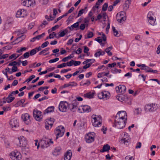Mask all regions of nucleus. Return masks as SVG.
Masks as SVG:
<instances>
[{
    "label": "nucleus",
    "instance_id": "nucleus-21",
    "mask_svg": "<svg viewBox=\"0 0 160 160\" xmlns=\"http://www.w3.org/2000/svg\"><path fill=\"white\" fill-rule=\"evenodd\" d=\"M82 110H83V113L85 112H88L91 111V108L88 105H82Z\"/></svg>",
    "mask_w": 160,
    "mask_h": 160
},
{
    "label": "nucleus",
    "instance_id": "nucleus-20",
    "mask_svg": "<svg viewBox=\"0 0 160 160\" xmlns=\"http://www.w3.org/2000/svg\"><path fill=\"white\" fill-rule=\"evenodd\" d=\"M45 34L44 33H42V34L40 35H38L36 37H35L32 38L30 41L31 42H34L36 39L38 40H39L42 38L43 37V36L45 35Z\"/></svg>",
    "mask_w": 160,
    "mask_h": 160
},
{
    "label": "nucleus",
    "instance_id": "nucleus-41",
    "mask_svg": "<svg viewBox=\"0 0 160 160\" xmlns=\"http://www.w3.org/2000/svg\"><path fill=\"white\" fill-rule=\"evenodd\" d=\"M108 4L107 3H105L103 5L102 10L103 11H105L107 10L108 7Z\"/></svg>",
    "mask_w": 160,
    "mask_h": 160
},
{
    "label": "nucleus",
    "instance_id": "nucleus-42",
    "mask_svg": "<svg viewBox=\"0 0 160 160\" xmlns=\"http://www.w3.org/2000/svg\"><path fill=\"white\" fill-rule=\"evenodd\" d=\"M141 109L137 108L135 109L134 113L137 115H138L141 113Z\"/></svg>",
    "mask_w": 160,
    "mask_h": 160
},
{
    "label": "nucleus",
    "instance_id": "nucleus-25",
    "mask_svg": "<svg viewBox=\"0 0 160 160\" xmlns=\"http://www.w3.org/2000/svg\"><path fill=\"white\" fill-rule=\"evenodd\" d=\"M61 150V148L60 147L58 146L56 147L55 148L54 152H53V155L57 156L59 154Z\"/></svg>",
    "mask_w": 160,
    "mask_h": 160
},
{
    "label": "nucleus",
    "instance_id": "nucleus-17",
    "mask_svg": "<svg viewBox=\"0 0 160 160\" xmlns=\"http://www.w3.org/2000/svg\"><path fill=\"white\" fill-rule=\"evenodd\" d=\"M54 122V119L53 118H50L46 119L45 124L49 125L50 128H52Z\"/></svg>",
    "mask_w": 160,
    "mask_h": 160
},
{
    "label": "nucleus",
    "instance_id": "nucleus-58",
    "mask_svg": "<svg viewBox=\"0 0 160 160\" xmlns=\"http://www.w3.org/2000/svg\"><path fill=\"white\" fill-rule=\"evenodd\" d=\"M30 56V53L29 52H26L23 55V57L25 58H28Z\"/></svg>",
    "mask_w": 160,
    "mask_h": 160
},
{
    "label": "nucleus",
    "instance_id": "nucleus-16",
    "mask_svg": "<svg viewBox=\"0 0 160 160\" xmlns=\"http://www.w3.org/2000/svg\"><path fill=\"white\" fill-rule=\"evenodd\" d=\"M72 156V154L71 151L70 150H67L64 154V160H70Z\"/></svg>",
    "mask_w": 160,
    "mask_h": 160
},
{
    "label": "nucleus",
    "instance_id": "nucleus-15",
    "mask_svg": "<svg viewBox=\"0 0 160 160\" xmlns=\"http://www.w3.org/2000/svg\"><path fill=\"white\" fill-rule=\"evenodd\" d=\"M79 102L77 101H74L71 105H70V107L72 108H70V110L72 112H75L76 111L77 108V106L78 105Z\"/></svg>",
    "mask_w": 160,
    "mask_h": 160
},
{
    "label": "nucleus",
    "instance_id": "nucleus-59",
    "mask_svg": "<svg viewBox=\"0 0 160 160\" xmlns=\"http://www.w3.org/2000/svg\"><path fill=\"white\" fill-rule=\"evenodd\" d=\"M27 48L25 47L22 48L18 50L17 51V52L18 53H20L22 52L25 51L26 50Z\"/></svg>",
    "mask_w": 160,
    "mask_h": 160
},
{
    "label": "nucleus",
    "instance_id": "nucleus-22",
    "mask_svg": "<svg viewBox=\"0 0 160 160\" xmlns=\"http://www.w3.org/2000/svg\"><path fill=\"white\" fill-rule=\"evenodd\" d=\"M131 0H127L126 3L123 6V8L124 10L126 11L129 8V4L131 3Z\"/></svg>",
    "mask_w": 160,
    "mask_h": 160
},
{
    "label": "nucleus",
    "instance_id": "nucleus-38",
    "mask_svg": "<svg viewBox=\"0 0 160 160\" xmlns=\"http://www.w3.org/2000/svg\"><path fill=\"white\" fill-rule=\"evenodd\" d=\"M145 110L147 112H151V104H148L146 105L145 107Z\"/></svg>",
    "mask_w": 160,
    "mask_h": 160
},
{
    "label": "nucleus",
    "instance_id": "nucleus-3",
    "mask_svg": "<svg viewBox=\"0 0 160 160\" xmlns=\"http://www.w3.org/2000/svg\"><path fill=\"white\" fill-rule=\"evenodd\" d=\"M64 132V128L63 127L60 126L57 128L55 131V133L56 135L55 140H57L58 137H60L63 136Z\"/></svg>",
    "mask_w": 160,
    "mask_h": 160
},
{
    "label": "nucleus",
    "instance_id": "nucleus-30",
    "mask_svg": "<svg viewBox=\"0 0 160 160\" xmlns=\"http://www.w3.org/2000/svg\"><path fill=\"white\" fill-rule=\"evenodd\" d=\"M92 120H93V121H95L101 120V117L100 116H97L96 115H92Z\"/></svg>",
    "mask_w": 160,
    "mask_h": 160
},
{
    "label": "nucleus",
    "instance_id": "nucleus-43",
    "mask_svg": "<svg viewBox=\"0 0 160 160\" xmlns=\"http://www.w3.org/2000/svg\"><path fill=\"white\" fill-rule=\"evenodd\" d=\"M45 18L46 19H47L48 21H52L55 18V17H52L51 15L50 16V18H48V15L45 16Z\"/></svg>",
    "mask_w": 160,
    "mask_h": 160
},
{
    "label": "nucleus",
    "instance_id": "nucleus-9",
    "mask_svg": "<svg viewBox=\"0 0 160 160\" xmlns=\"http://www.w3.org/2000/svg\"><path fill=\"white\" fill-rule=\"evenodd\" d=\"M21 118L23 120L24 123L27 125L29 124L30 123V116L27 113L22 114Z\"/></svg>",
    "mask_w": 160,
    "mask_h": 160
},
{
    "label": "nucleus",
    "instance_id": "nucleus-5",
    "mask_svg": "<svg viewBox=\"0 0 160 160\" xmlns=\"http://www.w3.org/2000/svg\"><path fill=\"white\" fill-rule=\"evenodd\" d=\"M22 4L27 7H33L35 6V0H22Z\"/></svg>",
    "mask_w": 160,
    "mask_h": 160
},
{
    "label": "nucleus",
    "instance_id": "nucleus-51",
    "mask_svg": "<svg viewBox=\"0 0 160 160\" xmlns=\"http://www.w3.org/2000/svg\"><path fill=\"white\" fill-rule=\"evenodd\" d=\"M19 55H18L17 57H16V54H12L9 57V59H12L14 58H14V60L16 59L18 57Z\"/></svg>",
    "mask_w": 160,
    "mask_h": 160
},
{
    "label": "nucleus",
    "instance_id": "nucleus-48",
    "mask_svg": "<svg viewBox=\"0 0 160 160\" xmlns=\"http://www.w3.org/2000/svg\"><path fill=\"white\" fill-rule=\"evenodd\" d=\"M59 60L58 58H56L54 59H51L49 61V62L50 63H53L58 61Z\"/></svg>",
    "mask_w": 160,
    "mask_h": 160
},
{
    "label": "nucleus",
    "instance_id": "nucleus-10",
    "mask_svg": "<svg viewBox=\"0 0 160 160\" xmlns=\"http://www.w3.org/2000/svg\"><path fill=\"white\" fill-rule=\"evenodd\" d=\"M10 125L12 128L14 129L19 126V123L17 119L13 118L11 120Z\"/></svg>",
    "mask_w": 160,
    "mask_h": 160
},
{
    "label": "nucleus",
    "instance_id": "nucleus-6",
    "mask_svg": "<svg viewBox=\"0 0 160 160\" xmlns=\"http://www.w3.org/2000/svg\"><path fill=\"white\" fill-rule=\"evenodd\" d=\"M11 158L13 160H21V154L18 151L12 152L10 153Z\"/></svg>",
    "mask_w": 160,
    "mask_h": 160
},
{
    "label": "nucleus",
    "instance_id": "nucleus-19",
    "mask_svg": "<svg viewBox=\"0 0 160 160\" xmlns=\"http://www.w3.org/2000/svg\"><path fill=\"white\" fill-rule=\"evenodd\" d=\"M14 99L15 98L14 97H10L8 98V97L7 98H3V103H6V102L10 103L12 102Z\"/></svg>",
    "mask_w": 160,
    "mask_h": 160
},
{
    "label": "nucleus",
    "instance_id": "nucleus-7",
    "mask_svg": "<svg viewBox=\"0 0 160 160\" xmlns=\"http://www.w3.org/2000/svg\"><path fill=\"white\" fill-rule=\"evenodd\" d=\"M95 133L93 132L89 133L87 134L85 137V140L88 143H91L94 140Z\"/></svg>",
    "mask_w": 160,
    "mask_h": 160
},
{
    "label": "nucleus",
    "instance_id": "nucleus-37",
    "mask_svg": "<svg viewBox=\"0 0 160 160\" xmlns=\"http://www.w3.org/2000/svg\"><path fill=\"white\" fill-rule=\"evenodd\" d=\"M112 29L113 33H114V35L115 36L118 37L119 36V35L118 33V31L115 29V28L113 26L112 27Z\"/></svg>",
    "mask_w": 160,
    "mask_h": 160
},
{
    "label": "nucleus",
    "instance_id": "nucleus-57",
    "mask_svg": "<svg viewBox=\"0 0 160 160\" xmlns=\"http://www.w3.org/2000/svg\"><path fill=\"white\" fill-rule=\"evenodd\" d=\"M105 51L107 53L108 55L109 56H111L112 55V53L110 52V50L107 48L105 50Z\"/></svg>",
    "mask_w": 160,
    "mask_h": 160
},
{
    "label": "nucleus",
    "instance_id": "nucleus-29",
    "mask_svg": "<svg viewBox=\"0 0 160 160\" xmlns=\"http://www.w3.org/2000/svg\"><path fill=\"white\" fill-rule=\"evenodd\" d=\"M101 121V120H99L95 121H93V120H92L93 126L94 127H98L100 126L101 125L102 123Z\"/></svg>",
    "mask_w": 160,
    "mask_h": 160
},
{
    "label": "nucleus",
    "instance_id": "nucleus-45",
    "mask_svg": "<svg viewBox=\"0 0 160 160\" xmlns=\"http://www.w3.org/2000/svg\"><path fill=\"white\" fill-rule=\"evenodd\" d=\"M35 77V76L34 75H31L29 77V78H28L26 80L25 82H28L30 81H31Z\"/></svg>",
    "mask_w": 160,
    "mask_h": 160
},
{
    "label": "nucleus",
    "instance_id": "nucleus-11",
    "mask_svg": "<svg viewBox=\"0 0 160 160\" xmlns=\"http://www.w3.org/2000/svg\"><path fill=\"white\" fill-rule=\"evenodd\" d=\"M27 12L26 10L22 9L18 10L16 13V16L17 17H24L27 15Z\"/></svg>",
    "mask_w": 160,
    "mask_h": 160
},
{
    "label": "nucleus",
    "instance_id": "nucleus-50",
    "mask_svg": "<svg viewBox=\"0 0 160 160\" xmlns=\"http://www.w3.org/2000/svg\"><path fill=\"white\" fill-rule=\"evenodd\" d=\"M104 95V92H101L99 93L98 95V97L100 99H103V95Z\"/></svg>",
    "mask_w": 160,
    "mask_h": 160
},
{
    "label": "nucleus",
    "instance_id": "nucleus-39",
    "mask_svg": "<svg viewBox=\"0 0 160 160\" xmlns=\"http://www.w3.org/2000/svg\"><path fill=\"white\" fill-rule=\"evenodd\" d=\"M26 37V36L24 35H23L21 36L20 37H19L18 38H17L16 40L15 41L17 40H18V42H20L21 41L23 40Z\"/></svg>",
    "mask_w": 160,
    "mask_h": 160
},
{
    "label": "nucleus",
    "instance_id": "nucleus-55",
    "mask_svg": "<svg viewBox=\"0 0 160 160\" xmlns=\"http://www.w3.org/2000/svg\"><path fill=\"white\" fill-rule=\"evenodd\" d=\"M92 64V63H88V64H86V65L83 66V68L84 69H86L88 68H89Z\"/></svg>",
    "mask_w": 160,
    "mask_h": 160
},
{
    "label": "nucleus",
    "instance_id": "nucleus-26",
    "mask_svg": "<svg viewBox=\"0 0 160 160\" xmlns=\"http://www.w3.org/2000/svg\"><path fill=\"white\" fill-rule=\"evenodd\" d=\"M110 149V146L108 144H107L104 145L102 149L100 150V152H107L108 151L109 149Z\"/></svg>",
    "mask_w": 160,
    "mask_h": 160
},
{
    "label": "nucleus",
    "instance_id": "nucleus-2",
    "mask_svg": "<svg viewBox=\"0 0 160 160\" xmlns=\"http://www.w3.org/2000/svg\"><path fill=\"white\" fill-rule=\"evenodd\" d=\"M70 106L66 102H61L59 105V109L62 112H66L69 109Z\"/></svg>",
    "mask_w": 160,
    "mask_h": 160
},
{
    "label": "nucleus",
    "instance_id": "nucleus-34",
    "mask_svg": "<svg viewBox=\"0 0 160 160\" xmlns=\"http://www.w3.org/2000/svg\"><path fill=\"white\" fill-rule=\"evenodd\" d=\"M54 106H50L48 107L47 109L45 110V112L47 113H48L54 111Z\"/></svg>",
    "mask_w": 160,
    "mask_h": 160
},
{
    "label": "nucleus",
    "instance_id": "nucleus-62",
    "mask_svg": "<svg viewBox=\"0 0 160 160\" xmlns=\"http://www.w3.org/2000/svg\"><path fill=\"white\" fill-rule=\"evenodd\" d=\"M16 65V61H15L10 63L8 65V66H12V67H13L14 66H15Z\"/></svg>",
    "mask_w": 160,
    "mask_h": 160
},
{
    "label": "nucleus",
    "instance_id": "nucleus-52",
    "mask_svg": "<svg viewBox=\"0 0 160 160\" xmlns=\"http://www.w3.org/2000/svg\"><path fill=\"white\" fill-rule=\"evenodd\" d=\"M49 44V42L48 41H46L41 45V47L42 48H44L46 47Z\"/></svg>",
    "mask_w": 160,
    "mask_h": 160
},
{
    "label": "nucleus",
    "instance_id": "nucleus-46",
    "mask_svg": "<svg viewBox=\"0 0 160 160\" xmlns=\"http://www.w3.org/2000/svg\"><path fill=\"white\" fill-rule=\"evenodd\" d=\"M36 52L35 49H33L30 51L29 53L30 56H32L35 55Z\"/></svg>",
    "mask_w": 160,
    "mask_h": 160
},
{
    "label": "nucleus",
    "instance_id": "nucleus-44",
    "mask_svg": "<svg viewBox=\"0 0 160 160\" xmlns=\"http://www.w3.org/2000/svg\"><path fill=\"white\" fill-rule=\"evenodd\" d=\"M50 49L49 48H45V49L41 51L39 53V55H42L45 53L46 52L48 51Z\"/></svg>",
    "mask_w": 160,
    "mask_h": 160
},
{
    "label": "nucleus",
    "instance_id": "nucleus-63",
    "mask_svg": "<svg viewBox=\"0 0 160 160\" xmlns=\"http://www.w3.org/2000/svg\"><path fill=\"white\" fill-rule=\"evenodd\" d=\"M12 72H14L17 71H18V67L16 66H14L12 67Z\"/></svg>",
    "mask_w": 160,
    "mask_h": 160
},
{
    "label": "nucleus",
    "instance_id": "nucleus-32",
    "mask_svg": "<svg viewBox=\"0 0 160 160\" xmlns=\"http://www.w3.org/2000/svg\"><path fill=\"white\" fill-rule=\"evenodd\" d=\"M104 92V95H103V100H105L109 99L110 97V94L109 92H106V91Z\"/></svg>",
    "mask_w": 160,
    "mask_h": 160
},
{
    "label": "nucleus",
    "instance_id": "nucleus-35",
    "mask_svg": "<svg viewBox=\"0 0 160 160\" xmlns=\"http://www.w3.org/2000/svg\"><path fill=\"white\" fill-rule=\"evenodd\" d=\"M95 61V60L94 59H87L86 61H84L82 62L83 64H87L88 62H90L92 63L94 62Z\"/></svg>",
    "mask_w": 160,
    "mask_h": 160
},
{
    "label": "nucleus",
    "instance_id": "nucleus-31",
    "mask_svg": "<svg viewBox=\"0 0 160 160\" xmlns=\"http://www.w3.org/2000/svg\"><path fill=\"white\" fill-rule=\"evenodd\" d=\"M68 32V30L67 29H64L63 31H61L59 32V37H62Z\"/></svg>",
    "mask_w": 160,
    "mask_h": 160
},
{
    "label": "nucleus",
    "instance_id": "nucleus-23",
    "mask_svg": "<svg viewBox=\"0 0 160 160\" xmlns=\"http://www.w3.org/2000/svg\"><path fill=\"white\" fill-rule=\"evenodd\" d=\"M105 54V52L101 49L98 50V51L94 54V56L96 57H98L100 55L102 56Z\"/></svg>",
    "mask_w": 160,
    "mask_h": 160
},
{
    "label": "nucleus",
    "instance_id": "nucleus-1",
    "mask_svg": "<svg viewBox=\"0 0 160 160\" xmlns=\"http://www.w3.org/2000/svg\"><path fill=\"white\" fill-rule=\"evenodd\" d=\"M114 122V124L113 125V126L115 127L118 129H122L125 127L127 121H121L116 119Z\"/></svg>",
    "mask_w": 160,
    "mask_h": 160
},
{
    "label": "nucleus",
    "instance_id": "nucleus-54",
    "mask_svg": "<svg viewBox=\"0 0 160 160\" xmlns=\"http://www.w3.org/2000/svg\"><path fill=\"white\" fill-rule=\"evenodd\" d=\"M66 63H63L62 64L58 65L57 66V68H61L65 67L66 66Z\"/></svg>",
    "mask_w": 160,
    "mask_h": 160
},
{
    "label": "nucleus",
    "instance_id": "nucleus-40",
    "mask_svg": "<svg viewBox=\"0 0 160 160\" xmlns=\"http://www.w3.org/2000/svg\"><path fill=\"white\" fill-rule=\"evenodd\" d=\"M87 8V7H86L84 9H82L81 10H80L79 11V12H78V15L77 17H79L81 16L84 13V12L85 11L86 9Z\"/></svg>",
    "mask_w": 160,
    "mask_h": 160
},
{
    "label": "nucleus",
    "instance_id": "nucleus-49",
    "mask_svg": "<svg viewBox=\"0 0 160 160\" xmlns=\"http://www.w3.org/2000/svg\"><path fill=\"white\" fill-rule=\"evenodd\" d=\"M80 22H77L76 23H74L72 25V27H73V28H78L79 23Z\"/></svg>",
    "mask_w": 160,
    "mask_h": 160
},
{
    "label": "nucleus",
    "instance_id": "nucleus-53",
    "mask_svg": "<svg viewBox=\"0 0 160 160\" xmlns=\"http://www.w3.org/2000/svg\"><path fill=\"white\" fill-rule=\"evenodd\" d=\"M100 3H99V2H96V3L95 7V6H94L93 7L92 10H95V8H99V6L100 5Z\"/></svg>",
    "mask_w": 160,
    "mask_h": 160
},
{
    "label": "nucleus",
    "instance_id": "nucleus-12",
    "mask_svg": "<svg viewBox=\"0 0 160 160\" xmlns=\"http://www.w3.org/2000/svg\"><path fill=\"white\" fill-rule=\"evenodd\" d=\"M18 139L19 141V145L21 147H25L27 144V142L25 138L22 136H20L19 138H18Z\"/></svg>",
    "mask_w": 160,
    "mask_h": 160
},
{
    "label": "nucleus",
    "instance_id": "nucleus-18",
    "mask_svg": "<svg viewBox=\"0 0 160 160\" xmlns=\"http://www.w3.org/2000/svg\"><path fill=\"white\" fill-rule=\"evenodd\" d=\"M118 14H117V19L118 22L120 23H123L126 20V17L125 16H118Z\"/></svg>",
    "mask_w": 160,
    "mask_h": 160
},
{
    "label": "nucleus",
    "instance_id": "nucleus-60",
    "mask_svg": "<svg viewBox=\"0 0 160 160\" xmlns=\"http://www.w3.org/2000/svg\"><path fill=\"white\" fill-rule=\"evenodd\" d=\"M75 53L77 54H79L82 52V50L81 48H79L77 51H74Z\"/></svg>",
    "mask_w": 160,
    "mask_h": 160
},
{
    "label": "nucleus",
    "instance_id": "nucleus-61",
    "mask_svg": "<svg viewBox=\"0 0 160 160\" xmlns=\"http://www.w3.org/2000/svg\"><path fill=\"white\" fill-rule=\"evenodd\" d=\"M86 24L84 23H82L81 24L80 26V29L82 30H83L84 29L85 27Z\"/></svg>",
    "mask_w": 160,
    "mask_h": 160
},
{
    "label": "nucleus",
    "instance_id": "nucleus-47",
    "mask_svg": "<svg viewBox=\"0 0 160 160\" xmlns=\"http://www.w3.org/2000/svg\"><path fill=\"white\" fill-rule=\"evenodd\" d=\"M74 62V61L72 60L70 62H67L66 64L68 66H71L73 65Z\"/></svg>",
    "mask_w": 160,
    "mask_h": 160
},
{
    "label": "nucleus",
    "instance_id": "nucleus-27",
    "mask_svg": "<svg viewBox=\"0 0 160 160\" xmlns=\"http://www.w3.org/2000/svg\"><path fill=\"white\" fill-rule=\"evenodd\" d=\"M121 141L123 143H124L125 144H126L127 143H128L130 142V140L129 139V138H128V135L125 134H124Z\"/></svg>",
    "mask_w": 160,
    "mask_h": 160
},
{
    "label": "nucleus",
    "instance_id": "nucleus-4",
    "mask_svg": "<svg viewBox=\"0 0 160 160\" xmlns=\"http://www.w3.org/2000/svg\"><path fill=\"white\" fill-rule=\"evenodd\" d=\"M116 119L120 120L127 121V116L125 111H120L118 112L116 116Z\"/></svg>",
    "mask_w": 160,
    "mask_h": 160
},
{
    "label": "nucleus",
    "instance_id": "nucleus-28",
    "mask_svg": "<svg viewBox=\"0 0 160 160\" xmlns=\"http://www.w3.org/2000/svg\"><path fill=\"white\" fill-rule=\"evenodd\" d=\"M95 93V91H93L92 92H89L84 94V97L88 98H93V96Z\"/></svg>",
    "mask_w": 160,
    "mask_h": 160
},
{
    "label": "nucleus",
    "instance_id": "nucleus-56",
    "mask_svg": "<svg viewBox=\"0 0 160 160\" xmlns=\"http://www.w3.org/2000/svg\"><path fill=\"white\" fill-rule=\"evenodd\" d=\"M93 36V33L92 32H90L88 34L87 37L86 38H92Z\"/></svg>",
    "mask_w": 160,
    "mask_h": 160
},
{
    "label": "nucleus",
    "instance_id": "nucleus-64",
    "mask_svg": "<svg viewBox=\"0 0 160 160\" xmlns=\"http://www.w3.org/2000/svg\"><path fill=\"white\" fill-rule=\"evenodd\" d=\"M125 160H134L132 157H130L129 156H126L125 158Z\"/></svg>",
    "mask_w": 160,
    "mask_h": 160
},
{
    "label": "nucleus",
    "instance_id": "nucleus-8",
    "mask_svg": "<svg viewBox=\"0 0 160 160\" xmlns=\"http://www.w3.org/2000/svg\"><path fill=\"white\" fill-rule=\"evenodd\" d=\"M33 116L36 120L38 121H40L42 118L41 112L37 109H34L33 112Z\"/></svg>",
    "mask_w": 160,
    "mask_h": 160
},
{
    "label": "nucleus",
    "instance_id": "nucleus-33",
    "mask_svg": "<svg viewBox=\"0 0 160 160\" xmlns=\"http://www.w3.org/2000/svg\"><path fill=\"white\" fill-rule=\"evenodd\" d=\"M109 74V72H108L107 73H105V72L99 73L98 74L97 77L98 78H100L104 76H107Z\"/></svg>",
    "mask_w": 160,
    "mask_h": 160
},
{
    "label": "nucleus",
    "instance_id": "nucleus-14",
    "mask_svg": "<svg viewBox=\"0 0 160 160\" xmlns=\"http://www.w3.org/2000/svg\"><path fill=\"white\" fill-rule=\"evenodd\" d=\"M152 13V12H149L147 15V17L150 24L152 25H154L155 24L156 19H154L153 17L151 16Z\"/></svg>",
    "mask_w": 160,
    "mask_h": 160
},
{
    "label": "nucleus",
    "instance_id": "nucleus-13",
    "mask_svg": "<svg viewBox=\"0 0 160 160\" xmlns=\"http://www.w3.org/2000/svg\"><path fill=\"white\" fill-rule=\"evenodd\" d=\"M116 89L118 92L124 93L126 91V88L124 85H119L116 87Z\"/></svg>",
    "mask_w": 160,
    "mask_h": 160
},
{
    "label": "nucleus",
    "instance_id": "nucleus-24",
    "mask_svg": "<svg viewBox=\"0 0 160 160\" xmlns=\"http://www.w3.org/2000/svg\"><path fill=\"white\" fill-rule=\"evenodd\" d=\"M77 85V84L74 82H69L68 83L65 84L63 85V87L64 88L68 87L69 86L73 87V86H76Z\"/></svg>",
    "mask_w": 160,
    "mask_h": 160
},
{
    "label": "nucleus",
    "instance_id": "nucleus-36",
    "mask_svg": "<svg viewBox=\"0 0 160 160\" xmlns=\"http://www.w3.org/2000/svg\"><path fill=\"white\" fill-rule=\"evenodd\" d=\"M158 108V107L155 104H151V112H153L156 110Z\"/></svg>",
    "mask_w": 160,
    "mask_h": 160
}]
</instances>
